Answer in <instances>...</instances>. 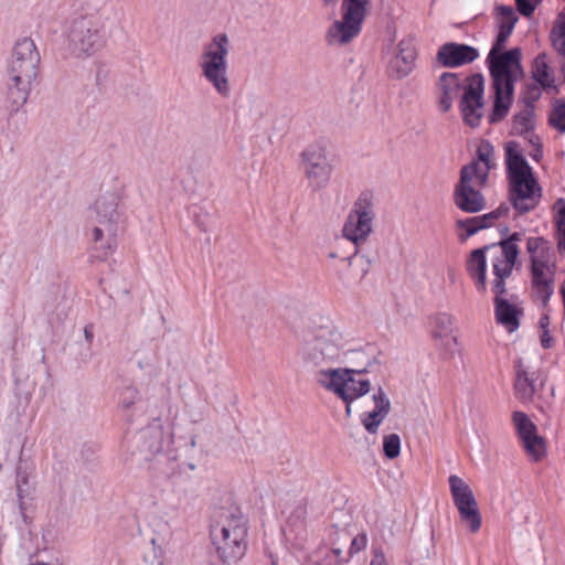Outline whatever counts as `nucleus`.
Returning <instances> with one entry per match:
<instances>
[{"label":"nucleus","instance_id":"obj_13","mask_svg":"<svg viewBox=\"0 0 565 565\" xmlns=\"http://www.w3.org/2000/svg\"><path fill=\"white\" fill-rule=\"evenodd\" d=\"M448 483L460 520L470 532L477 533L481 527L482 518L470 486L456 475L449 476Z\"/></svg>","mask_w":565,"mask_h":565},{"label":"nucleus","instance_id":"obj_27","mask_svg":"<svg viewBox=\"0 0 565 565\" xmlns=\"http://www.w3.org/2000/svg\"><path fill=\"white\" fill-rule=\"evenodd\" d=\"M534 81L546 90H556L554 72L548 65L546 54H539L532 65Z\"/></svg>","mask_w":565,"mask_h":565},{"label":"nucleus","instance_id":"obj_6","mask_svg":"<svg viewBox=\"0 0 565 565\" xmlns=\"http://www.w3.org/2000/svg\"><path fill=\"white\" fill-rule=\"evenodd\" d=\"M247 520L238 508H221L211 527L218 557L228 564L239 561L247 550Z\"/></svg>","mask_w":565,"mask_h":565},{"label":"nucleus","instance_id":"obj_43","mask_svg":"<svg viewBox=\"0 0 565 565\" xmlns=\"http://www.w3.org/2000/svg\"><path fill=\"white\" fill-rule=\"evenodd\" d=\"M541 344L543 348L545 349H550L553 344V339L552 337L550 335V331L548 330H544L542 331V334H541Z\"/></svg>","mask_w":565,"mask_h":565},{"label":"nucleus","instance_id":"obj_10","mask_svg":"<svg viewBox=\"0 0 565 565\" xmlns=\"http://www.w3.org/2000/svg\"><path fill=\"white\" fill-rule=\"evenodd\" d=\"M316 382L343 402L353 403L371 390V383L363 372L347 367L320 369L315 374Z\"/></svg>","mask_w":565,"mask_h":565},{"label":"nucleus","instance_id":"obj_4","mask_svg":"<svg viewBox=\"0 0 565 565\" xmlns=\"http://www.w3.org/2000/svg\"><path fill=\"white\" fill-rule=\"evenodd\" d=\"M477 156V160L461 168L454 190L455 205L466 213H478L486 207L481 189L488 182L490 170L495 167L494 149L489 143L481 145Z\"/></svg>","mask_w":565,"mask_h":565},{"label":"nucleus","instance_id":"obj_17","mask_svg":"<svg viewBox=\"0 0 565 565\" xmlns=\"http://www.w3.org/2000/svg\"><path fill=\"white\" fill-rule=\"evenodd\" d=\"M512 422L527 457L537 462L546 456V443L537 434V428L523 412H514Z\"/></svg>","mask_w":565,"mask_h":565},{"label":"nucleus","instance_id":"obj_1","mask_svg":"<svg viewBox=\"0 0 565 565\" xmlns=\"http://www.w3.org/2000/svg\"><path fill=\"white\" fill-rule=\"evenodd\" d=\"M518 239L519 235L513 234L499 244L475 249L467 260L468 275L475 281L480 294H484L488 288L487 265L490 263L493 275L492 290L495 294V319L508 332H513L520 327V319L523 315V309L518 303L510 302L503 297L507 291V279L511 277L519 257Z\"/></svg>","mask_w":565,"mask_h":565},{"label":"nucleus","instance_id":"obj_19","mask_svg":"<svg viewBox=\"0 0 565 565\" xmlns=\"http://www.w3.org/2000/svg\"><path fill=\"white\" fill-rule=\"evenodd\" d=\"M416 47L411 39H402L388 62V73L392 77L404 78L415 68Z\"/></svg>","mask_w":565,"mask_h":565},{"label":"nucleus","instance_id":"obj_3","mask_svg":"<svg viewBox=\"0 0 565 565\" xmlns=\"http://www.w3.org/2000/svg\"><path fill=\"white\" fill-rule=\"evenodd\" d=\"M122 221L120 198L114 192L100 194L89 206L87 224L93 250L100 260L110 256L117 247V232Z\"/></svg>","mask_w":565,"mask_h":565},{"label":"nucleus","instance_id":"obj_29","mask_svg":"<svg viewBox=\"0 0 565 565\" xmlns=\"http://www.w3.org/2000/svg\"><path fill=\"white\" fill-rule=\"evenodd\" d=\"M534 126V113L525 109L516 114L513 118L512 129L515 134L523 135L530 132Z\"/></svg>","mask_w":565,"mask_h":565},{"label":"nucleus","instance_id":"obj_48","mask_svg":"<svg viewBox=\"0 0 565 565\" xmlns=\"http://www.w3.org/2000/svg\"><path fill=\"white\" fill-rule=\"evenodd\" d=\"M85 337H86V339H90L92 338V333H89L87 330H85Z\"/></svg>","mask_w":565,"mask_h":565},{"label":"nucleus","instance_id":"obj_32","mask_svg":"<svg viewBox=\"0 0 565 565\" xmlns=\"http://www.w3.org/2000/svg\"><path fill=\"white\" fill-rule=\"evenodd\" d=\"M31 488L26 477L19 478L17 481V495L19 502V509L21 515L25 518V512L28 510V504L30 500Z\"/></svg>","mask_w":565,"mask_h":565},{"label":"nucleus","instance_id":"obj_8","mask_svg":"<svg viewBox=\"0 0 565 565\" xmlns=\"http://www.w3.org/2000/svg\"><path fill=\"white\" fill-rule=\"evenodd\" d=\"M526 253L533 294L546 306L555 290L557 268L555 250L544 237H529Z\"/></svg>","mask_w":565,"mask_h":565},{"label":"nucleus","instance_id":"obj_33","mask_svg":"<svg viewBox=\"0 0 565 565\" xmlns=\"http://www.w3.org/2000/svg\"><path fill=\"white\" fill-rule=\"evenodd\" d=\"M552 40L558 52H565V8L559 13L557 23L552 31Z\"/></svg>","mask_w":565,"mask_h":565},{"label":"nucleus","instance_id":"obj_37","mask_svg":"<svg viewBox=\"0 0 565 565\" xmlns=\"http://www.w3.org/2000/svg\"><path fill=\"white\" fill-rule=\"evenodd\" d=\"M553 221L556 234L565 233V200L558 199L553 205Z\"/></svg>","mask_w":565,"mask_h":565},{"label":"nucleus","instance_id":"obj_26","mask_svg":"<svg viewBox=\"0 0 565 565\" xmlns=\"http://www.w3.org/2000/svg\"><path fill=\"white\" fill-rule=\"evenodd\" d=\"M508 211L509 207L499 206L497 210L490 213L457 221V227L465 231L463 234H460V239L466 241L470 236L478 233L480 230L492 226L494 222L501 216L505 215Z\"/></svg>","mask_w":565,"mask_h":565},{"label":"nucleus","instance_id":"obj_21","mask_svg":"<svg viewBox=\"0 0 565 565\" xmlns=\"http://www.w3.org/2000/svg\"><path fill=\"white\" fill-rule=\"evenodd\" d=\"M141 438L150 454H161L173 444V427L170 423L154 420L142 431Z\"/></svg>","mask_w":565,"mask_h":565},{"label":"nucleus","instance_id":"obj_47","mask_svg":"<svg viewBox=\"0 0 565 565\" xmlns=\"http://www.w3.org/2000/svg\"><path fill=\"white\" fill-rule=\"evenodd\" d=\"M327 4H333L337 2V0H324Z\"/></svg>","mask_w":565,"mask_h":565},{"label":"nucleus","instance_id":"obj_39","mask_svg":"<svg viewBox=\"0 0 565 565\" xmlns=\"http://www.w3.org/2000/svg\"><path fill=\"white\" fill-rule=\"evenodd\" d=\"M367 544V537L365 534H358L351 541V546L349 550V555H353L355 553L361 552L363 548H365Z\"/></svg>","mask_w":565,"mask_h":565},{"label":"nucleus","instance_id":"obj_31","mask_svg":"<svg viewBox=\"0 0 565 565\" xmlns=\"http://www.w3.org/2000/svg\"><path fill=\"white\" fill-rule=\"evenodd\" d=\"M550 124L561 132H565V98L556 99L550 114Z\"/></svg>","mask_w":565,"mask_h":565},{"label":"nucleus","instance_id":"obj_16","mask_svg":"<svg viewBox=\"0 0 565 565\" xmlns=\"http://www.w3.org/2000/svg\"><path fill=\"white\" fill-rule=\"evenodd\" d=\"M302 163L311 189L321 190L328 185L332 173V162L323 148L319 146L307 148L302 153Z\"/></svg>","mask_w":565,"mask_h":565},{"label":"nucleus","instance_id":"obj_46","mask_svg":"<svg viewBox=\"0 0 565 565\" xmlns=\"http://www.w3.org/2000/svg\"><path fill=\"white\" fill-rule=\"evenodd\" d=\"M344 403H345V414H347V416H350L351 412H352V408H351L352 403H349V402H344Z\"/></svg>","mask_w":565,"mask_h":565},{"label":"nucleus","instance_id":"obj_14","mask_svg":"<svg viewBox=\"0 0 565 565\" xmlns=\"http://www.w3.org/2000/svg\"><path fill=\"white\" fill-rule=\"evenodd\" d=\"M484 79L480 74L466 77L465 90L460 98V111L465 124L478 127L484 113Z\"/></svg>","mask_w":565,"mask_h":565},{"label":"nucleus","instance_id":"obj_30","mask_svg":"<svg viewBox=\"0 0 565 565\" xmlns=\"http://www.w3.org/2000/svg\"><path fill=\"white\" fill-rule=\"evenodd\" d=\"M184 490L171 484L168 489L163 490L161 494L162 504L172 510H178L182 503Z\"/></svg>","mask_w":565,"mask_h":565},{"label":"nucleus","instance_id":"obj_41","mask_svg":"<svg viewBox=\"0 0 565 565\" xmlns=\"http://www.w3.org/2000/svg\"><path fill=\"white\" fill-rule=\"evenodd\" d=\"M370 565H387L386 558L382 551L374 550Z\"/></svg>","mask_w":565,"mask_h":565},{"label":"nucleus","instance_id":"obj_38","mask_svg":"<svg viewBox=\"0 0 565 565\" xmlns=\"http://www.w3.org/2000/svg\"><path fill=\"white\" fill-rule=\"evenodd\" d=\"M341 554H342L341 550L333 548L326 555L322 564H315V565H340L343 562L348 561V557H341Z\"/></svg>","mask_w":565,"mask_h":565},{"label":"nucleus","instance_id":"obj_23","mask_svg":"<svg viewBox=\"0 0 565 565\" xmlns=\"http://www.w3.org/2000/svg\"><path fill=\"white\" fill-rule=\"evenodd\" d=\"M363 20L342 11V19L335 20L327 32L331 45H343L351 42L361 31Z\"/></svg>","mask_w":565,"mask_h":565},{"label":"nucleus","instance_id":"obj_15","mask_svg":"<svg viewBox=\"0 0 565 565\" xmlns=\"http://www.w3.org/2000/svg\"><path fill=\"white\" fill-rule=\"evenodd\" d=\"M99 22L93 15L75 18L67 32L70 47L77 54H89L95 50L99 40Z\"/></svg>","mask_w":565,"mask_h":565},{"label":"nucleus","instance_id":"obj_9","mask_svg":"<svg viewBox=\"0 0 565 565\" xmlns=\"http://www.w3.org/2000/svg\"><path fill=\"white\" fill-rule=\"evenodd\" d=\"M231 49L228 35L223 32L217 33L203 45L199 58L201 76L221 97H228L232 90L228 75Z\"/></svg>","mask_w":565,"mask_h":565},{"label":"nucleus","instance_id":"obj_44","mask_svg":"<svg viewBox=\"0 0 565 565\" xmlns=\"http://www.w3.org/2000/svg\"><path fill=\"white\" fill-rule=\"evenodd\" d=\"M558 252L565 255V233L556 234Z\"/></svg>","mask_w":565,"mask_h":565},{"label":"nucleus","instance_id":"obj_2","mask_svg":"<svg viewBox=\"0 0 565 565\" xmlns=\"http://www.w3.org/2000/svg\"><path fill=\"white\" fill-rule=\"evenodd\" d=\"M511 33V30L499 29L495 41L488 55L495 95L491 121H498L508 114L512 102L514 84L523 75L521 67V50L515 47L502 53Z\"/></svg>","mask_w":565,"mask_h":565},{"label":"nucleus","instance_id":"obj_42","mask_svg":"<svg viewBox=\"0 0 565 565\" xmlns=\"http://www.w3.org/2000/svg\"><path fill=\"white\" fill-rule=\"evenodd\" d=\"M530 141L534 146V153L531 154V156L533 157V159L539 160L541 158V156H542V150H541V145L539 142V137L532 136Z\"/></svg>","mask_w":565,"mask_h":565},{"label":"nucleus","instance_id":"obj_22","mask_svg":"<svg viewBox=\"0 0 565 565\" xmlns=\"http://www.w3.org/2000/svg\"><path fill=\"white\" fill-rule=\"evenodd\" d=\"M466 77H460L456 73H443L436 83V95L441 111H448L454 100L463 93Z\"/></svg>","mask_w":565,"mask_h":565},{"label":"nucleus","instance_id":"obj_11","mask_svg":"<svg viewBox=\"0 0 565 565\" xmlns=\"http://www.w3.org/2000/svg\"><path fill=\"white\" fill-rule=\"evenodd\" d=\"M344 348L342 333L333 326L316 329L302 349L303 359L313 365L337 361Z\"/></svg>","mask_w":565,"mask_h":565},{"label":"nucleus","instance_id":"obj_35","mask_svg":"<svg viewBox=\"0 0 565 565\" xmlns=\"http://www.w3.org/2000/svg\"><path fill=\"white\" fill-rule=\"evenodd\" d=\"M383 450L388 459H395L401 454V438L397 434H390L384 437Z\"/></svg>","mask_w":565,"mask_h":565},{"label":"nucleus","instance_id":"obj_7","mask_svg":"<svg viewBox=\"0 0 565 565\" xmlns=\"http://www.w3.org/2000/svg\"><path fill=\"white\" fill-rule=\"evenodd\" d=\"M39 63L40 55L31 39L15 43L8 64V99L12 110H18L26 103Z\"/></svg>","mask_w":565,"mask_h":565},{"label":"nucleus","instance_id":"obj_28","mask_svg":"<svg viewBox=\"0 0 565 565\" xmlns=\"http://www.w3.org/2000/svg\"><path fill=\"white\" fill-rule=\"evenodd\" d=\"M495 20L499 29L513 31L519 18L512 7L498 6L495 7Z\"/></svg>","mask_w":565,"mask_h":565},{"label":"nucleus","instance_id":"obj_25","mask_svg":"<svg viewBox=\"0 0 565 565\" xmlns=\"http://www.w3.org/2000/svg\"><path fill=\"white\" fill-rule=\"evenodd\" d=\"M514 369L515 396L523 402L532 401L537 391L536 379L534 377V373L530 371L529 365L524 362L523 359H518L515 361Z\"/></svg>","mask_w":565,"mask_h":565},{"label":"nucleus","instance_id":"obj_36","mask_svg":"<svg viewBox=\"0 0 565 565\" xmlns=\"http://www.w3.org/2000/svg\"><path fill=\"white\" fill-rule=\"evenodd\" d=\"M139 399V392L134 386H127L119 394V406L125 409H131Z\"/></svg>","mask_w":565,"mask_h":565},{"label":"nucleus","instance_id":"obj_18","mask_svg":"<svg viewBox=\"0 0 565 565\" xmlns=\"http://www.w3.org/2000/svg\"><path fill=\"white\" fill-rule=\"evenodd\" d=\"M455 326L456 318L447 312H439L430 318V335L444 355H451L457 347Z\"/></svg>","mask_w":565,"mask_h":565},{"label":"nucleus","instance_id":"obj_45","mask_svg":"<svg viewBox=\"0 0 565 565\" xmlns=\"http://www.w3.org/2000/svg\"><path fill=\"white\" fill-rule=\"evenodd\" d=\"M548 324H550V318H548V316L545 315L540 319V327H541L542 331L548 330Z\"/></svg>","mask_w":565,"mask_h":565},{"label":"nucleus","instance_id":"obj_5","mask_svg":"<svg viewBox=\"0 0 565 565\" xmlns=\"http://www.w3.org/2000/svg\"><path fill=\"white\" fill-rule=\"evenodd\" d=\"M504 151L511 203L519 213H527L539 204L541 186L518 142H507Z\"/></svg>","mask_w":565,"mask_h":565},{"label":"nucleus","instance_id":"obj_24","mask_svg":"<svg viewBox=\"0 0 565 565\" xmlns=\"http://www.w3.org/2000/svg\"><path fill=\"white\" fill-rule=\"evenodd\" d=\"M372 402L374 405L373 409L364 412L361 422L370 434H376L380 425L391 411V402L382 387H379L377 391L374 392Z\"/></svg>","mask_w":565,"mask_h":565},{"label":"nucleus","instance_id":"obj_20","mask_svg":"<svg viewBox=\"0 0 565 565\" xmlns=\"http://www.w3.org/2000/svg\"><path fill=\"white\" fill-rule=\"evenodd\" d=\"M478 56L476 47L456 42L443 44L437 52V61L445 67H460L472 63Z\"/></svg>","mask_w":565,"mask_h":565},{"label":"nucleus","instance_id":"obj_40","mask_svg":"<svg viewBox=\"0 0 565 565\" xmlns=\"http://www.w3.org/2000/svg\"><path fill=\"white\" fill-rule=\"evenodd\" d=\"M518 10L524 17H530L533 14L536 3L533 0H515Z\"/></svg>","mask_w":565,"mask_h":565},{"label":"nucleus","instance_id":"obj_34","mask_svg":"<svg viewBox=\"0 0 565 565\" xmlns=\"http://www.w3.org/2000/svg\"><path fill=\"white\" fill-rule=\"evenodd\" d=\"M370 0H343L342 11L348 12V15H355L359 19H364L366 7Z\"/></svg>","mask_w":565,"mask_h":565},{"label":"nucleus","instance_id":"obj_12","mask_svg":"<svg viewBox=\"0 0 565 565\" xmlns=\"http://www.w3.org/2000/svg\"><path fill=\"white\" fill-rule=\"evenodd\" d=\"M375 218L374 196L371 192H362L355 200L342 228L343 237L355 246L366 242L373 232Z\"/></svg>","mask_w":565,"mask_h":565}]
</instances>
